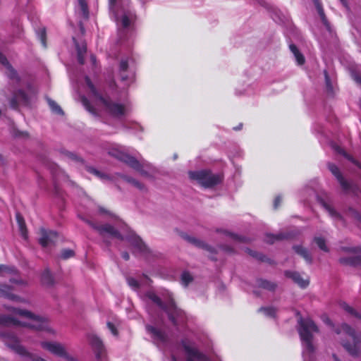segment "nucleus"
<instances>
[{
	"instance_id": "f257e3e1",
	"label": "nucleus",
	"mask_w": 361,
	"mask_h": 361,
	"mask_svg": "<svg viewBox=\"0 0 361 361\" xmlns=\"http://www.w3.org/2000/svg\"><path fill=\"white\" fill-rule=\"evenodd\" d=\"M298 331L303 348V361H312L314 352V347L312 344V334L318 332L319 329L312 319L300 318L298 321Z\"/></svg>"
},
{
	"instance_id": "f03ea898",
	"label": "nucleus",
	"mask_w": 361,
	"mask_h": 361,
	"mask_svg": "<svg viewBox=\"0 0 361 361\" xmlns=\"http://www.w3.org/2000/svg\"><path fill=\"white\" fill-rule=\"evenodd\" d=\"M334 331L336 334H344L349 337L350 341L341 339V345L353 357H357L361 355V334L356 331L346 323L335 327Z\"/></svg>"
},
{
	"instance_id": "7ed1b4c3",
	"label": "nucleus",
	"mask_w": 361,
	"mask_h": 361,
	"mask_svg": "<svg viewBox=\"0 0 361 361\" xmlns=\"http://www.w3.org/2000/svg\"><path fill=\"white\" fill-rule=\"evenodd\" d=\"M85 82L90 90V92L98 100L99 104L104 108V110L108 114L114 118L119 119L127 115L129 109L126 104L115 102L111 101L109 98L101 96L88 77H85Z\"/></svg>"
},
{
	"instance_id": "20e7f679",
	"label": "nucleus",
	"mask_w": 361,
	"mask_h": 361,
	"mask_svg": "<svg viewBox=\"0 0 361 361\" xmlns=\"http://www.w3.org/2000/svg\"><path fill=\"white\" fill-rule=\"evenodd\" d=\"M146 296L167 313L169 319L174 325L178 326L185 322L184 312L177 308L171 294L167 293L164 302L152 291L147 292Z\"/></svg>"
},
{
	"instance_id": "39448f33",
	"label": "nucleus",
	"mask_w": 361,
	"mask_h": 361,
	"mask_svg": "<svg viewBox=\"0 0 361 361\" xmlns=\"http://www.w3.org/2000/svg\"><path fill=\"white\" fill-rule=\"evenodd\" d=\"M108 154L127 164L144 176H150L154 172V168L152 164L147 161L140 163L136 159L125 152L123 146L117 145H113L108 149Z\"/></svg>"
},
{
	"instance_id": "423d86ee",
	"label": "nucleus",
	"mask_w": 361,
	"mask_h": 361,
	"mask_svg": "<svg viewBox=\"0 0 361 361\" xmlns=\"http://www.w3.org/2000/svg\"><path fill=\"white\" fill-rule=\"evenodd\" d=\"M0 339L17 354L28 358L30 361H47L41 356L29 352L20 344L19 338L12 332L0 331Z\"/></svg>"
},
{
	"instance_id": "0eeeda50",
	"label": "nucleus",
	"mask_w": 361,
	"mask_h": 361,
	"mask_svg": "<svg viewBox=\"0 0 361 361\" xmlns=\"http://www.w3.org/2000/svg\"><path fill=\"white\" fill-rule=\"evenodd\" d=\"M4 308L10 312L13 315H18L29 319L27 322L21 324V325L35 330L47 331L54 334V331L49 327L48 322L46 319L36 316L27 310L6 305L4 306Z\"/></svg>"
},
{
	"instance_id": "6e6552de",
	"label": "nucleus",
	"mask_w": 361,
	"mask_h": 361,
	"mask_svg": "<svg viewBox=\"0 0 361 361\" xmlns=\"http://www.w3.org/2000/svg\"><path fill=\"white\" fill-rule=\"evenodd\" d=\"M109 6L117 25L123 29L128 28L133 20L134 13L121 7L118 0H109Z\"/></svg>"
},
{
	"instance_id": "1a4fd4ad",
	"label": "nucleus",
	"mask_w": 361,
	"mask_h": 361,
	"mask_svg": "<svg viewBox=\"0 0 361 361\" xmlns=\"http://www.w3.org/2000/svg\"><path fill=\"white\" fill-rule=\"evenodd\" d=\"M189 177L204 188L213 187L221 181L220 175L214 174L209 171H190Z\"/></svg>"
},
{
	"instance_id": "9d476101",
	"label": "nucleus",
	"mask_w": 361,
	"mask_h": 361,
	"mask_svg": "<svg viewBox=\"0 0 361 361\" xmlns=\"http://www.w3.org/2000/svg\"><path fill=\"white\" fill-rule=\"evenodd\" d=\"M40 345L43 349L56 356L62 357L64 360L72 359V355L67 352L65 346L61 343L56 341H42Z\"/></svg>"
},
{
	"instance_id": "9b49d317",
	"label": "nucleus",
	"mask_w": 361,
	"mask_h": 361,
	"mask_svg": "<svg viewBox=\"0 0 361 361\" xmlns=\"http://www.w3.org/2000/svg\"><path fill=\"white\" fill-rule=\"evenodd\" d=\"M82 221H84L85 223H87L88 225H90L93 229L96 230L100 235L102 236V238H106L107 236L112 237V238H116L118 239L123 240L122 235L120 234V233L115 229L112 226L109 224H105L102 226H97L93 222L84 219L83 217L78 216Z\"/></svg>"
},
{
	"instance_id": "f8f14e48",
	"label": "nucleus",
	"mask_w": 361,
	"mask_h": 361,
	"mask_svg": "<svg viewBox=\"0 0 361 361\" xmlns=\"http://www.w3.org/2000/svg\"><path fill=\"white\" fill-rule=\"evenodd\" d=\"M182 344L186 355V361H209L206 355L198 351L194 343L185 340Z\"/></svg>"
},
{
	"instance_id": "ddd939ff",
	"label": "nucleus",
	"mask_w": 361,
	"mask_h": 361,
	"mask_svg": "<svg viewBox=\"0 0 361 361\" xmlns=\"http://www.w3.org/2000/svg\"><path fill=\"white\" fill-rule=\"evenodd\" d=\"M341 250L345 252L357 255L355 257H342L340 259V262L345 264L355 265L361 262V247H343Z\"/></svg>"
},
{
	"instance_id": "4468645a",
	"label": "nucleus",
	"mask_w": 361,
	"mask_h": 361,
	"mask_svg": "<svg viewBox=\"0 0 361 361\" xmlns=\"http://www.w3.org/2000/svg\"><path fill=\"white\" fill-rule=\"evenodd\" d=\"M40 237L39 242L42 247H47L54 243L57 238V233L53 231H48L44 228L39 230Z\"/></svg>"
},
{
	"instance_id": "2eb2a0df",
	"label": "nucleus",
	"mask_w": 361,
	"mask_h": 361,
	"mask_svg": "<svg viewBox=\"0 0 361 361\" xmlns=\"http://www.w3.org/2000/svg\"><path fill=\"white\" fill-rule=\"evenodd\" d=\"M146 329L150 334L154 342L157 344L164 343L166 342V335L161 330L149 325L146 326Z\"/></svg>"
},
{
	"instance_id": "dca6fc26",
	"label": "nucleus",
	"mask_w": 361,
	"mask_h": 361,
	"mask_svg": "<svg viewBox=\"0 0 361 361\" xmlns=\"http://www.w3.org/2000/svg\"><path fill=\"white\" fill-rule=\"evenodd\" d=\"M0 294L1 296L16 302H26V300L20 298V296H18L15 294H13L11 293V286L6 285V284H1L0 283Z\"/></svg>"
},
{
	"instance_id": "f3484780",
	"label": "nucleus",
	"mask_w": 361,
	"mask_h": 361,
	"mask_svg": "<svg viewBox=\"0 0 361 361\" xmlns=\"http://www.w3.org/2000/svg\"><path fill=\"white\" fill-rule=\"evenodd\" d=\"M286 276L291 279L300 287L305 288L309 285V279H303L300 274L296 271H286L285 272Z\"/></svg>"
},
{
	"instance_id": "a211bd4d",
	"label": "nucleus",
	"mask_w": 361,
	"mask_h": 361,
	"mask_svg": "<svg viewBox=\"0 0 361 361\" xmlns=\"http://www.w3.org/2000/svg\"><path fill=\"white\" fill-rule=\"evenodd\" d=\"M88 340L90 345L95 350L97 357L99 358L103 350V344L102 341L94 334H90L88 336Z\"/></svg>"
},
{
	"instance_id": "6ab92c4d",
	"label": "nucleus",
	"mask_w": 361,
	"mask_h": 361,
	"mask_svg": "<svg viewBox=\"0 0 361 361\" xmlns=\"http://www.w3.org/2000/svg\"><path fill=\"white\" fill-rule=\"evenodd\" d=\"M328 168L329 171L335 176L337 178L338 181L341 184V187L344 190L348 189L349 185L347 181L344 180L342 175L341 174L338 168L334 164L329 163L328 164Z\"/></svg>"
},
{
	"instance_id": "aec40b11",
	"label": "nucleus",
	"mask_w": 361,
	"mask_h": 361,
	"mask_svg": "<svg viewBox=\"0 0 361 361\" xmlns=\"http://www.w3.org/2000/svg\"><path fill=\"white\" fill-rule=\"evenodd\" d=\"M21 102L25 104H28L30 99L27 94L23 91L19 90L11 101V106L12 108L16 109L18 106V103Z\"/></svg>"
},
{
	"instance_id": "412c9836",
	"label": "nucleus",
	"mask_w": 361,
	"mask_h": 361,
	"mask_svg": "<svg viewBox=\"0 0 361 361\" xmlns=\"http://www.w3.org/2000/svg\"><path fill=\"white\" fill-rule=\"evenodd\" d=\"M0 64H2L4 66L6 69L7 72L6 74L8 77H9L11 79H16L18 80L17 73L16 71L12 68V66L8 63L7 59L0 52Z\"/></svg>"
},
{
	"instance_id": "4be33fe9",
	"label": "nucleus",
	"mask_w": 361,
	"mask_h": 361,
	"mask_svg": "<svg viewBox=\"0 0 361 361\" xmlns=\"http://www.w3.org/2000/svg\"><path fill=\"white\" fill-rule=\"evenodd\" d=\"M293 249L295 252L302 257L307 263L312 264V258L307 249L301 245H295L293 247Z\"/></svg>"
},
{
	"instance_id": "5701e85b",
	"label": "nucleus",
	"mask_w": 361,
	"mask_h": 361,
	"mask_svg": "<svg viewBox=\"0 0 361 361\" xmlns=\"http://www.w3.org/2000/svg\"><path fill=\"white\" fill-rule=\"evenodd\" d=\"M130 243L133 247L135 252L145 253L147 251L146 245L137 236L133 237L130 240Z\"/></svg>"
},
{
	"instance_id": "b1692460",
	"label": "nucleus",
	"mask_w": 361,
	"mask_h": 361,
	"mask_svg": "<svg viewBox=\"0 0 361 361\" xmlns=\"http://www.w3.org/2000/svg\"><path fill=\"white\" fill-rule=\"evenodd\" d=\"M73 40L75 43V47H76V49H77V52H78V62L80 64H83L84 61H84V55L85 54L86 51H87L86 44L85 43H82L81 44H79L78 42H76L75 38H73Z\"/></svg>"
},
{
	"instance_id": "393cba45",
	"label": "nucleus",
	"mask_w": 361,
	"mask_h": 361,
	"mask_svg": "<svg viewBox=\"0 0 361 361\" xmlns=\"http://www.w3.org/2000/svg\"><path fill=\"white\" fill-rule=\"evenodd\" d=\"M186 239L189 243L195 245L196 247L205 249L209 252H212V250H213V249L211 247L206 245L204 242L201 241L200 240H199L195 237L188 236V237H187Z\"/></svg>"
},
{
	"instance_id": "a878e982",
	"label": "nucleus",
	"mask_w": 361,
	"mask_h": 361,
	"mask_svg": "<svg viewBox=\"0 0 361 361\" xmlns=\"http://www.w3.org/2000/svg\"><path fill=\"white\" fill-rule=\"evenodd\" d=\"M18 322L12 316L0 314V326H8L10 324H18Z\"/></svg>"
},
{
	"instance_id": "bb28decb",
	"label": "nucleus",
	"mask_w": 361,
	"mask_h": 361,
	"mask_svg": "<svg viewBox=\"0 0 361 361\" xmlns=\"http://www.w3.org/2000/svg\"><path fill=\"white\" fill-rule=\"evenodd\" d=\"M314 4L322 23H324L326 29L330 30V25L324 14V11L322 8V4L319 3L318 0H314Z\"/></svg>"
},
{
	"instance_id": "cd10ccee",
	"label": "nucleus",
	"mask_w": 361,
	"mask_h": 361,
	"mask_svg": "<svg viewBox=\"0 0 361 361\" xmlns=\"http://www.w3.org/2000/svg\"><path fill=\"white\" fill-rule=\"evenodd\" d=\"M290 50L293 54L295 59L299 65H302L305 63V57L299 51L297 47L293 44H290L289 45Z\"/></svg>"
},
{
	"instance_id": "c85d7f7f",
	"label": "nucleus",
	"mask_w": 361,
	"mask_h": 361,
	"mask_svg": "<svg viewBox=\"0 0 361 361\" xmlns=\"http://www.w3.org/2000/svg\"><path fill=\"white\" fill-rule=\"evenodd\" d=\"M322 204L323 207L325 209V210L334 219L342 221V217L341 216V215L338 213H337L329 203L322 202Z\"/></svg>"
},
{
	"instance_id": "c756f323",
	"label": "nucleus",
	"mask_w": 361,
	"mask_h": 361,
	"mask_svg": "<svg viewBox=\"0 0 361 361\" xmlns=\"http://www.w3.org/2000/svg\"><path fill=\"white\" fill-rule=\"evenodd\" d=\"M257 284L258 287L268 290H274L276 287L274 283L264 279L257 280Z\"/></svg>"
},
{
	"instance_id": "7c9ffc66",
	"label": "nucleus",
	"mask_w": 361,
	"mask_h": 361,
	"mask_svg": "<svg viewBox=\"0 0 361 361\" xmlns=\"http://www.w3.org/2000/svg\"><path fill=\"white\" fill-rule=\"evenodd\" d=\"M42 282L47 286L54 284V279L49 270H45L42 274Z\"/></svg>"
},
{
	"instance_id": "2f4dec72",
	"label": "nucleus",
	"mask_w": 361,
	"mask_h": 361,
	"mask_svg": "<svg viewBox=\"0 0 361 361\" xmlns=\"http://www.w3.org/2000/svg\"><path fill=\"white\" fill-rule=\"evenodd\" d=\"M119 75L121 81L126 82V85H129L133 81L134 74L132 72L128 71L119 73Z\"/></svg>"
},
{
	"instance_id": "473e14b6",
	"label": "nucleus",
	"mask_w": 361,
	"mask_h": 361,
	"mask_svg": "<svg viewBox=\"0 0 361 361\" xmlns=\"http://www.w3.org/2000/svg\"><path fill=\"white\" fill-rule=\"evenodd\" d=\"M125 180L140 190H144L145 189V185L142 183L133 178L126 176L125 177Z\"/></svg>"
},
{
	"instance_id": "72a5a7b5",
	"label": "nucleus",
	"mask_w": 361,
	"mask_h": 361,
	"mask_svg": "<svg viewBox=\"0 0 361 361\" xmlns=\"http://www.w3.org/2000/svg\"><path fill=\"white\" fill-rule=\"evenodd\" d=\"M16 219L18 221V224L21 232L22 235L25 238H26V229L25 224L23 217L20 215V214H16Z\"/></svg>"
},
{
	"instance_id": "f704fd0d",
	"label": "nucleus",
	"mask_w": 361,
	"mask_h": 361,
	"mask_svg": "<svg viewBox=\"0 0 361 361\" xmlns=\"http://www.w3.org/2000/svg\"><path fill=\"white\" fill-rule=\"evenodd\" d=\"M47 102L51 111L56 114H63L61 108L52 99L47 98Z\"/></svg>"
},
{
	"instance_id": "c9c22d12",
	"label": "nucleus",
	"mask_w": 361,
	"mask_h": 361,
	"mask_svg": "<svg viewBox=\"0 0 361 361\" xmlns=\"http://www.w3.org/2000/svg\"><path fill=\"white\" fill-rule=\"evenodd\" d=\"M314 241L322 250L329 252V248L326 245V240L324 238L322 237H315L314 238Z\"/></svg>"
},
{
	"instance_id": "e433bc0d",
	"label": "nucleus",
	"mask_w": 361,
	"mask_h": 361,
	"mask_svg": "<svg viewBox=\"0 0 361 361\" xmlns=\"http://www.w3.org/2000/svg\"><path fill=\"white\" fill-rule=\"evenodd\" d=\"M78 1L82 16L85 18H87L89 16V12L85 0H78Z\"/></svg>"
},
{
	"instance_id": "4c0bfd02",
	"label": "nucleus",
	"mask_w": 361,
	"mask_h": 361,
	"mask_svg": "<svg viewBox=\"0 0 361 361\" xmlns=\"http://www.w3.org/2000/svg\"><path fill=\"white\" fill-rule=\"evenodd\" d=\"M180 279H181L182 285H183L184 286H188L189 283H190L193 281V277L189 272L184 271L181 274Z\"/></svg>"
},
{
	"instance_id": "58836bf2",
	"label": "nucleus",
	"mask_w": 361,
	"mask_h": 361,
	"mask_svg": "<svg viewBox=\"0 0 361 361\" xmlns=\"http://www.w3.org/2000/svg\"><path fill=\"white\" fill-rule=\"evenodd\" d=\"M285 238V236L283 234H279L277 235H271V234H267L265 236V241L268 243L272 244L276 240H281Z\"/></svg>"
},
{
	"instance_id": "ea45409f",
	"label": "nucleus",
	"mask_w": 361,
	"mask_h": 361,
	"mask_svg": "<svg viewBox=\"0 0 361 361\" xmlns=\"http://www.w3.org/2000/svg\"><path fill=\"white\" fill-rule=\"evenodd\" d=\"M341 307L345 311H346L351 315L355 317L361 318V314L357 312L352 307L349 306L348 304L343 303L341 305Z\"/></svg>"
},
{
	"instance_id": "a19ab883",
	"label": "nucleus",
	"mask_w": 361,
	"mask_h": 361,
	"mask_svg": "<svg viewBox=\"0 0 361 361\" xmlns=\"http://www.w3.org/2000/svg\"><path fill=\"white\" fill-rule=\"evenodd\" d=\"M128 71V58L122 59L119 63L118 73Z\"/></svg>"
},
{
	"instance_id": "79ce46f5",
	"label": "nucleus",
	"mask_w": 361,
	"mask_h": 361,
	"mask_svg": "<svg viewBox=\"0 0 361 361\" xmlns=\"http://www.w3.org/2000/svg\"><path fill=\"white\" fill-rule=\"evenodd\" d=\"M259 312H262L265 315L268 317H274L276 312V310L274 307H261L259 309Z\"/></svg>"
},
{
	"instance_id": "37998d69",
	"label": "nucleus",
	"mask_w": 361,
	"mask_h": 361,
	"mask_svg": "<svg viewBox=\"0 0 361 361\" xmlns=\"http://www.w3.org/2000/svg\"><path fill=\"white\" fill-rule=\"evenodd\" d=\"M37 35L44 47H46V31L44 28H40L37 31Z\"/></svg>"
},
{
	"instance_id": "c03bdc74",
	"label": "nucleus",
	"mask_w": 361,
	"mask_h": 361,
	"mask_svg": "<svg viewBox=\"0 0 361 361\" xmlns=\"http://www.w3.org/2000/svg\"><path fill=\"white\" fill-rule=\"evenodd\" d=\"M74 255L73 250L71 249H65L61 251V258L66 259L70 257H72Z\"/></svg>"
},
{
	"instance_id": "a18cd8bd",
	"label": "nucleus",
	"mask_w": 361,
	"mask_h": 361,
	"mask_svg": "<svg viewBox=\"0 0 361 361\" xmlns=\"http://www.w3.org/2000/svg\"><path fill=\"white\" fill-rule=\"evenodd\" d=\"M335 150L336 152H338L339 154H342L343 156H345L348 159L350 160L352 162H353L354 164H355L356 165H357L358 166H360V165L358 164V163H357L350 156L348 155L344 151L343 149H341L340 147H334Z\"/></svg>"
},
{
	"instance_id": "49530a36",
	"label": "nucleus",
	"mask_w": 361,
	"mask_h": 361,
	"mask_svg": "<svg viewBox=\"0 0 361 361\" xmlns=\"http://www.w3.org/2000/svg\"><path fill=\"white\" fill-rule=\"evenodd\" d=\"M127 281L128 285L134 290H137L139 288L138 281L133 278H128Z\"/></svg>"
},
{
	"instance_id": "de8ad7c7",
	"label": "nucleus",
	"mask_w": 361,
	"mask_h": 361,
	"mask_svg": "<svg viewBox=\"0 0 361 361\" xmlns=\"http://www.w3.org/2000/svg\"><path fill=\"white\" fill-rule=\"evenodd\" d=\"M87 171L95 175L96 176L100 178L101 179H103L104 178H106V176L104 174H102L100 171H97V169H94V168H92V167H89Z\"/></svg>"
},
{
	"instance_id": "09e8293b",
	"label": "nucleus",
	"mask_w": 361,
	"mask_h": 361,
	"mask_svg": "<svg viewBox=\"0 0 361 361\" xmlns=\"http://www.w3.org/2000/svg\"><path fill=\"white\" fill-rule=\"evenodd\" d=\"M353 216L355 220L356 221L357 226L361 228V215L357 212H353Z\"/></svg>"
},
{
	"instance_id": "8fccbe9b",
	"label": "nucleus",
	"mask_w": 361,
	"mask_h": 361,
	"mask_svg": "<svg viewBox=\"0 0 361 361\" xmlns=\"http://www.w3.org/2000/svg\"><path fill=\"white\" fill-rule=\"evenodd\" d=\"M15 269L13 267H8L6 265H0V273L1 272H13Z\"/></svg>"
},
{
	"instance_id": "3c124183",
	"label": "nucleus",
	"mask_w": 361,
	"mask_h": 361,
	"mask_svg": "<svg viewBox=\"0 0 361 361\" xmlns=\"http://www.w3.org/2000/svg\"><path fill=\"white\" fill-rule=\"evenodd\" d=\"M107 326H108L109 329L111 331V332L112 333L113 335L117 336V334H118L117 330H116V327L114 326V325L112 323L108 322L107 323Z\"/></svg>"
},
{
	"instance_id": "603ef678",
	"label": "nucleus",
	"mask_w": 361,
	"mask_h": 361,
	"mask_svg": "<svg viewBox=\"0 0 361 361\" xmlns=\"http://www.w3.org/2000/svg\"><path fill=\"white\" fill-rule=\"evenodd\" d=\"M324 75H325V80H326V87L327 89L329 90V91H331L332 90V87H331V85L330 83V80H329V78L327 75V73L326 71H324Z\"/></svg>"
},
{
	"instance_id": "864d4df0",
	"label": "nucleus",
	"mask_w": 361,
	"mask_h": 361,
	"mask_svg": "<svg viewBox=\"0 0 361 361\" xmlns=\"http://www.w3.org/2000/svg\"><path fill=\"white\" fill-rule=\"evenodd\" d=\"M231 236L235 240H239L240 242H247V239L244 237H239L236 235H231Z\"/></svg>"
},
{
	"instance_id": "5fc2aeb1",
	"label": "nucleus",
	"mask_w": 361,
	"mask_h": 361,
	"mask_svg": "<svg viewBox=\"0 0 361 361\" xmlns=\"http://www.w3.org/2000/svg\"><path fill=\"white\" fill-rule=\"evenodd\" d=\"M352 78L356 82L361 85V77H360L357 73H353Z\"/></svg>"
},
{
	"instance_id": "6e6d98bb",
	"label": "nucleus",
	"mask_w": 361,
	"mask_h": 361,
	"mask_svg": "<svg viewBox=\"0 0 361 361\" xmlns=\"http://www.w3.org/2000/svg\"><path fill=\"white\" fill-rule=\"evenodd\" d=\"M82 103L84 104V106L86 107V109L90 111H92L91 110V108H90V106L89 104V102L87 100V99H85V97L82 98Z\"/></svg>"
},
{
	"instance_id": "4d7b16f0",
	"label": "nucleus",
	"mask_w": 361,
	"mask_h": 361,
	"mask_svg": "<svg viewBox=\"0 0 361 361\" xmlns=\"http://www.w3.org/2000/svg\"><path fill=\"white\" fill-rule=\"evenodd\" d=\"M281 201V197H276V199L274 200V206L275 209H276L279 206Z\"/></svg>"
},
{
	"instance_id": "13d9d810",
	"label": "nucleus",
	"mask_w": 361,
	"mask_h": 361,
	"mask_svg": "<svg viewBox=\"0 0 361 361\" xmlns=\"http://www.w3.org/2000/svg\"><path fill=\"white\" fill-rule=\"evenodd\" d=\"M122 257L125 260H128L130 258L128 253L126 252L122 253Z\"/></svg>"
},
{
	"instance_id": "bf43d9fd",
	"label": "nucleus",
	"mask_w": 361,
	"mask_h": 361,
	"mask_svg": "<svg viewBox=\"0 0 361 361\" xmlns=\"http://www.w3.org/2000/svg\"><path fill=\"white\" fill-rule=\"evenodd\" d=\"M68 156L71 159H77V157L75 154H73V153H71V152L68 153Z\"/></svg>"
},
{
	"instance_id": "052dcab7",
	"label": "nucleus",
	"mask_w": 361,
	"mask_h": 361,
	"mask_svg": "<svg viewBox=\"0 0 361 361\" xmlns=\"http://www.w3.org/2000/svg\"><path fill=\"white\" fill-rule=\"evenodd\" d=\"M16 135L18 137H25L27 135V134L26 133L21 132L19 133V134H16Z\"/></svg>"
},
{
	"instance_id": "680f3d73",
	"label": "nucleus",
	"mask_w": 361,
	"mask_h": 361,
	"mask_svg": "<svg viewBox=\"0 0 361 361\" xmlns=\"http://www.w3.org/2000/svg\"><path fill=\"white\" fill-rule=\"evenodd\" d=\"M333 358L334 361H341L338 356L335 354L333 355Z\"/></svg>"
},
{
	"instance_id": "e2e57ef3",
	"label": "nucleus",
	"mask_w": 361,
	"mask_h": 361,
	"mask_svg": "<svg viewBox=\"0 0 361 361\" xmlns=\"http://www.w3.org/2000/svg\"><path fill=\"white\" fill-rule=\"evenodd\" d=\"M65 360L66 361H78V360L75 357H74L73 356H72V359L71 360V359H66Z\"/></svg>"
},
{
	"instance_id": "0e129e2a",
	"label": "nucleus",
	"mask_w": 361,
	"mask_h": 361,
	"mask_svg": "<svg viewBox=\"0 0 361 361\" xmlns=\"http://www.w3.org/2000/svg\"><path fill=\"white\" fill-rule=\"evenodd\" d=\"M91 61H92V63L94 64L95 62H96V59L94 56H91Z\"/></svg>"
},
{
	"instance_id": "69168bd1",
	"label": "nucleus",
	"mask_w": 361,
	"mask_h": 361,
	"mask_svg": "<svg viewBox=\"0 0 361 361\" xmlns=\"http://www.w3.org/2000/svg\"><path fill=\"white\" fill-rule=\"evenodd\" d=\"M341 2L343 4V6H346V2L345 0H340Z\"/></svg>"
},
{
	"instance_id": "338daca9",
	"label": "nucleus",
	"mask_w": 361,
	"mask_h": 361,
	"mask_svg": "<svg viewBox=\"0 0 361 361\" xmlns=\"http://www.w3.org/2000/svg\"><path fill=\"white\" fill-rule=\"evenodd\" d=\"M171 361H177V360L174 356H172Z\"/></svg>"
},
{
	"instance_id": "774afa93",
	"label": "nucleus",
	"mask_w": 361,
	"mask_h": 361,
	"mask_svg": "<svg viewBox=\"0 0 361 361\" xmlns=\"http://www.w3.org/2000/svg\"><path fill=\"white\" fill-rule=\"evenodd\" d=\"M235 130H240V126H238L236 128H234Z\"/></svg>"
}]
</instances>
